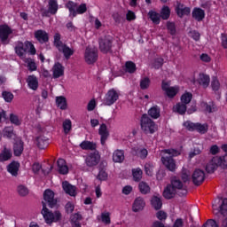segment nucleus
Segmentation results:
<instances>
[{
    "label": "nucleus",
    "mask_w": 227,
    "mask_h": 227,
    "mask_svg": "<svg viewBox=\"0 0 227 227\" xmlns=\"http://www.w3.org/2000/svg\"><path fill=\"white\" fill-rule=\"evenodd\" d=\"M162 153H167L170 156H162L161 162L168 169V171H175L176 169V163L173 157H178L182 153L176 149H164L161 151Z\"/></svg>",
    "instance_id": "1"
},
{
    "label": "nucleus",
    "mask_w": 227,
    "mask_h": 227,
    "mask_svg": "<svg viewBox=\"0 0 227 227\" xmlns=\"http://www.w3.org/2000/svg\"><path fill=\"white\" fill-rule=\"evenodd\" d=\"M43 209L41 211V214L43 216V219L47 224H52V223H59L61 219H63V215H61V212L59 210H56L52 213V211L49 210L47 208V205L45 202L42 201Z\"/></svg>",
    "instance_id": "2"
},
{
    "label": "nucleus",
    "mask_w": 227,
    "mask_h": 227,
    "mask_svg": "<svg viewBox=\"0 0 227 227\" xmlns=\"http://www.w3.org/2000/svg\"><path fill=\"white\" fill-rule=\"evenodd\" d=\"M54 45L58 49L59 52H62V54H64V58L67 59H70L71 56H74V48H70L61 42V35L55 34Z\"/></svg>",
    "instance_id": "3"
},
{
    "label": "nucleus",
    "mask_w": 227,
    "mask_h": 227,
    "mask_svg": "<svg viewBox=\"0 0 227 227\" xmlns=\"http://www.w3.org/2000/svg\"><path fill=\"white\" fill-rule=\"evenodd\" d=\"M192 100V94L191 92H185L181 96V103H177L173 106V112L177 114L184 115L187 113V104H190Z\"/></svg>",
    "instance_id": "4"
},
{
    "label": "nucleus",
    "mask_w": 227,
    "mask_h": 227,
    "mask_svg": "<svg viewBox=\"0 0 227 227\" xmlns=\"http://www.w3.org/2000/svg\"><path fill=\"white\" fill-rule=\"evenodd\" d=\"M141 129L145 134H155L157 132V124L148 114H144L141 118Z\"/></svg>",
    "instance_id": "5"
},
{
    "label": "nucleus",
    "mask_w": 227,
    "mask_h": 227,
    "mask_svg": "<svg viewBox=\"0 0 227 227\" xmlns=\"http://www.w3.org/2000/svg\"><path fill=\"white\" fill-rule=\"evenodd\" d=\"M84 58L88 65H93L98 59V50L96 47L88 46L85 49Z\"/></svg>",
    "instance_id": "6"
},
{
    "label": "nucleus",
    "mask_w": 227,
    "mask_h": 227,
    "mask_svg": "<svg viewBox=\"0 0 227 227\" xmlns=\"http://www.w3.org/2000/svg\"><path fill=\"white\" fill-rule=\"evenodd\" d=\"M13 33V30L10 26L4 24L0 25V42L3 45H8L10 43V35Z\"/></svg>",
    "instance_id": "7"
},
{
    "label": "nucleus",
    "mask_w": 227,
    "mask_h": 227,
    "mask_svg": "<svg viewBox=\"0 0 227 227\" xmlns=\"http://www.w3.org/2000/svg\"><path fill=\"white\" fill-rule=\"evenodd\" d=\"M111 49H113V37L106 35L105 37L99 38V51L103 52V54H107V52H112Z\"/></svg>",
    "instance_id": "8"
},
{
    "label": "nucleus",
    "mask_w": 227,
    "mask_h": 227,
    "mask_svg": "<svg viewBox=\"0 0 227 227\" xmlns=\"http://www.w3.org/2000/svg\"><path fill=\"white\" fill-rule=\"evenodd\" d=\"M170 184L178 192L179 196H187V185L181 182L180 179L173 177Z\"/></svg>",
    "instance_id": "9"
},
{
    "label": "nucleus",
    "mask_w": 227,
    "mask_h": 227,
    "mask_svg": "<svg viewBox=\"0 0 227 227\" xmlns=\"http://www.w3.org/2000/svg\"><path fill=\"white\" fill-rule=\"evenodd\" d=\"M43 203L48 205L50 208H54L58 205V200L54 198V192L51 189H47L43 192Z\"/></svg>",
    "instance_id": "10"
},
{
    "label": "nucleus",
    "mask_w": 227,
    "mask_h": 227,
    "mask_svg": "<svg viewBox=\"0 0 227 227\" xmlns=\"http://www.w3.org/2000/svg\"><path fill=\"white\" fill-rule=\"evenodd\" d=\"M221 163H222L221 157H219V156L213 157L206 164L205 169H206L207 173H208V174L215 173V170H217V168H219V166L221 167Z\"/></svg>",
    "instance_id": "11"
},
{
    "label": "nucleus",
    "mask_w": 227,
    "mask_h": 227,
    "mask_svg": "<svg viewBox=\"0 0 227 227\" xmlns=\"http://www.w3.org/2000/svg\"><path fill=\"white\" fill-rule=\"evenodd\" d=\"M192 180L194 185H200L205 182V171L202 169L197 168L192 175Z\"/></svg>",
    "instance_id": "12"
},
{
    "label": "nucleus",
    "mask_w": 227,
    "mask_h": 227,
    "mask_svg": "<svg viewBox=\"0 0 227 227\" xmlns=\"http://www.w3.org/2000/svg\"><path fill=\"white\" fill-rule=\"evenodd\" d=\"M58 0H49L48 1V10L43 11V17H49V13L51 15H56L58 13Z\"/></svg>",
    "instance_id": "13"
},
{
    "label": "nucleus",
    "mask_w": 227,
    "mask_h": 227,
    "mask_svg": "<svg viewBox=\"0 0 227 227\" xmlns=\"http://www.w3.org/2000/svg\"><path fill=\"white\" fill-rule=\"evenodd\" d=\"M118 98H120V94L114 89H112L106 93L104 104L105 106H113Z\"/></svg>",
    "instance_id": "14"
},
{
    "label": "nucleus",
    "mask_w": 227,
    "mask_h": 227,
    "mask_svg": "<svg viewBox=\"0 0 227 227\" xmlns=\"http://www.w3.org/2000/svg\"><path fill=\"white\" fill-rule=\"evenodd\" d=\"M100 162V155L98 153H90L85 159V164L88 168H93Z\"/></svg>",
    "instance_id": "15"
},
{
    "label": "nucleus",
    "mask_w": 227,
    "mask_h": 227,
    "mask_svg": "<svg viewBox=\"0 0 227 227\" xmlns=\"http://www.w3.org/2000/svg\"><path fill=\"white\" fill-rule=\"evenodd\" d=\"M176 12L182 19L184 15H191V9L180 2H176Z\"/></svg>",
    "instance_id": "16"
},
{
    "label": "nucleus",
    "mask_w": 227,
    "mask_h": 227,
    "mask_svg": "<svg viewBox=\"0 0 227 227\" xmlns=\"http://www.w3.org/2000/svg\"><path fill=\"white\" fill-rule=\"evenodd\" d=\"M98 134L100 136L101 145L104 146L107 138L109 137V130H107V125L106 123H102L98 129Z\"/></svg>",
    "instance_id": "17"
},
{
    "label": "nucleus",
    "mask_w": 227,
    "mask_h": 227,
    "mask_svg": "<svg viewBox=\"0 0 227 227\" xmlns=\"http://www.w3.org/2000/svg\"><path fill=\"white\" fill-rule=\"evenodd\" d=\"M145 207H146V202H145V199L143 197H137L132 206L133 212H141V210L145 209Z\"/></svg>",
    "instance_id": "18"
},
{
    "label": "nucleus",
    "mask_w": 227,
    "mask_h": 227,
    "mask_svg": "<svg viewBox=\"0 0 227 227\" xmlns=\"http://www.w3.org/2000/svg\"><path fill=\"white\" fill-rule=\"evenodd\" d=\"M15 53L20 58H24V55L27 51V48L26 47V43H22L20 41H18L16 43V46L14 48Z\"/></svg>",
    "instance_id": "19"
},
{
    "label": "nucleus",
    "mask_w": 227,
    "mask_h": 227,
    "mask_svg": "<svg viewBox=\"0 0 227 227\" xmlns=\"http://www.w3.org/2000/svg\"><path fill=\"white\" fill-rule=\"evenodd\" d=\"M178 192L171 186V184H168L163 191V197L165 200H173L175 196H176Z\"/></svg>",
    "instance_id": "20"
},
{
    "label": "nucleus",
    "mask_w": 227,
    "mask_h": 227,
    "mask_svg": "<svg viewBox=\"0 0 227 227\" xmlns=\"http://www.w3.org/2000/svg\"><path fill=\"white\" fill-rule=\"evenodd\" d=\"M35 38H36L40 43H47V42H49V34H47L45 30H37L35 32Z\"/></svg>",
    "instance_id": "21"
},
{
    "label": "nucleus",
    "mask_w": 227,
    "mask_h": 227,
    "mask_svg": "<svg viewBox=\"0 0 227 227\" xmlns=\"http://www.w3.org/2000/svg\"><path fill=\"white\" fill-rule=\"evenodd\" d=\"M52 70L54 79H59V77L63 76L65 74V67L59 62L53 66Z\"/></svg>",
    "instance_id": "22"
},
{
    "label": "nucleus",
    "mask_w": 227,
    "mask_h": 227,
    "mask_svg": "<svg viewBox=\"0 0 227 227\" xmlns=\"http://www.w3.org/2000/svg\"><path fill=\"white\" fill-rule=\"evenodd\" d=\"M192 17L197 22H201L205 19V11L201 8L195 7L192 12Z\"/></svg>",
    "instance_id": "23"
},
{
    "label": "nucleus",
    "mask_w": 227,
    "mask_h": 227,
    "mask_svg": "<svg viewBox=\"0 0 227 227\" xmlns=\"http://www.w3.org/2000/svg\"><path fill=\"white\" fill-rule=\"evenodd\" d=\"M63 190L65 191L66 194H69V196H76L77 192H75V186L70 184L67 181H64L62 183Z\"/></svg>",
    "instance_id": "24"
},
{
    "label": "nucleus",
    "mask_w": 227,
    "mask_h": 227,
    "mask_svg": "<svg viewBox=\"0 0 227 227\" xmlns=\"http://www.w3.org/2000/svg\"><path fill=\"white\" fill-rule=\"evenodd\" d=\"M35 145L40 150H45L49 146V138L41 135L35 138Z\"/></svg>",
    "instance_id": "25"
},
{
    "label": "nucleus",
    "mask_w": 227,
    "mask_h": 227,
    "mask_svg": "<svg viewBox=\"0 0 227 227\" xmlns=\"http://www.w3.org/2000/svg\"><path fill=\"white\" fill-rule=\"evenodd\" d=\"M24 152V142L22 140H17L13 145V153L15 157H20Z\"/></svg>",
    "instance_id": "26"
},
{
    "label": "nucleus",
    "mask_w": 227,
    "mask_h": 227,
    "mask_svg": "<svg viewBox=\"0 0 227 227\" xmlns=\"http://www.w3.org/2000/svg\"><path fill=\"white\" fill-rule=\"evenodd\" d=\"M19 168H20V163L18 161H12L7 166V171L12 176H17V175H19Z\"/></svg>",
    "instance_id": "27"
},
{
    "label": "nucleus",
    "mask_w": 227,
    "mask_h": 227,
    "mask_svg": "<svg viewBox=\"0 0 227 227\" xmlns=\"http://www.w3.org/2000/svg\"><path fill=\"white\" fill-rule=\"evenodd\" d=\"M151 205L154 210H160L162 208V199L160 196L154 195L151 199Z\"/></svg>",
    "instance_id": "28"
},
{
    "label": "nucleus",
    "mask_w": 227,
    "mask_h": 227,
    "mask_svg": "<svg viewBox=\"0 0 227 227\" xmlns=\"http://www.w3.org/2000/svg\"><path fill=\"white\" fill-rule=\"evenodd\" d=\"M27 82L30 90L36 91L38 90V78L35 75H29L27 79Z\"/></svg>",
    "instance_id": "29"
},
{
    "label": "nucleus",
    "mask_w": 227,
    "mask_h": 227,
    "mask_svg": "<svg viewBox=\"0 0 227 227\" xmlns=\"http://www.w3.org/2000/svg\"><path fill=\"white\" fill-rule=\"evenodd\" d=\"M198 82L200 86H203V88H208L210 84V76H208V74H200Z\"/></svg>",
    "instance_id": "30"
},
{
    "label": "nucleus",
    "mask_w": 227,
    "mask_h": 227,
    "mask_svg": "<svg viewBox=\"0 0 227 227\" xmlns=\"http://www.w3.org/2000/svg\"><path fill=\"white\" fill-rule=\"evenodd\" d=\"M113 160L114 162H119L121 164L123 160H125V153L121 150H116L113 153Z\"/></svg>",
    "instance_id": "31"
},
{
    "label": "nucleus",
    "mask_w": 227,
    "mask_h": 227,
    "mask_svg": "<svg viewBox=\"0 0 227 227\" xmlns=\"http://www.w3.org/2000/svg\"><path fill=\"white\" fill-rule=\"evenodd\" d=\"M59 173L60 175H67L68 173V167L67 166V161L64 159H59L57 161Z\"/></svg>",
    "instance_id": "32"
},
{
    "label": "nucleus",
    "mask_w": 227,
    "mask_h": 227,
    "mask_svg": "<svg viewBox=\"0 0 227 227\" xmlns=\"http://www.w3.org/2000/svg\"><path fill=\"white\" fill-rule=\"evenodd\" d=\"M148 114L153 118V120H157L158 118H160V107L159 106H152L148 110Z\"/></svg>",
    "instance_id": "33"
},
{
    "label": "nucleus",
    "mask_w": 227,
    "mask_h": 227,
    "mask_svg": "<svg viewBox=\"0 0 227 227\" xmlns=\"http://www.w3.org/2000/svg\"><path fill=\"white\" fill-rule=\"evenodd\" d=\"M12 149H8L6 146H4V150L0 153V162L10 160V159H12Z\"/></svg>",
    "instance_id": "34"
},
{
    "label": "nucleus",
    "mask_w": 227,
    "mask_h": 227,
    "mask_svg": "<svg viewBox=\"0 0 227 227\" xmlns=\"http://www.w3.org/2000/svg\"><path fill=\"white\" fill-rule=\"evenodd\" d=\"M80 148H82V150H90V152H93V150H97V144L85 140L80 144Z\"/></svg>",
    "instance_id": "35"
},
{
    "label": "nucleus",
    "mask_w": 227,
    "mask_h": 227,
    "mask_svg": "<svg viewBox=\"0 0 227 227\" xmlns=\"http://www.w3.org/2000/svg\"><path fill=\"white\" fill-rule=\"evenodd\" d=\"M56 104H57V106L59 107V109H61L62 111H65L67 107V98L63 96L57 97Z\"/></svg>",
    "instance_id": "36"
},
{
    "label": "nucleus",
    "mask_w": 227,
    "mask_h": 227,
    "mask_svg": "<svg viewBox=\"0 0 227 227\" xmlns=\"http://www.w3.org/2000/svg\"><path fill=\"white\" fill-rule=\"evenodd\" d=\"M170 15H171V10L169 9L168 6L164 5V6L161 8L160 17L163 20H168V19H169Z\"/></svg>",
    "instance_id": "37"
},
{
    "label": "nucleus",
    "mask_w": 227,
    "mask_h": 227,
    "mask_svg": "<svg viewBox=\"0 0 227 227\" xmlns=\"http://www.w3.org/2000/svg\"><path fill=\"white\" fill-rule=\"evenodd\" d=\"M135 155L140 159H146L148 157V150L145 148H134Z\"/></svg>",
    "instance_id": "38"
},
{
    "label": "nucleus",
    "mask_w": 227,
    "mask_h": 227,
    "mask_svg": "<svg viewBox=\"0 0 227 227\" xmlns=\"http://www.w3.org/2000/svg\"><path fill=\"white\" fill-rule=\"evenodd\" d=\"M138 188L141 194H150L151 188L150 185L146 184V182H140L138 184Z\"/></svg>",
    "instance_id": "39"
},
{
    "label": "nucleus",
    "mask_w": 227,
    "mask_h": 227,
    "mask_svg": "<svg viewBox=\"0 0 227 227\" xmlns=\"http://www.w3.org/2000/svg\"><path fill=\"white\" fill-rule=\"evenodd\" d=\"M149 19L153 22V24H160V14L156 12L150 11L148 12Z\"/></svg>",
    "instance_id": "40"
},
{
    "label": "nucleus",
    "mask_w": 227,
    "mask_h": 227,
    "mask_svg": "<svg viewBox=\"0 0 227 227\" xmlns=\"http://www.w3.org/2000/svg\"><path fill=\"white\" fill-rule=\"evenodd\" d=\"M195 130L200 134H207L208 132V125L197 122L195 123Z\"/></svg>",
    "instance_id": "41"
},
{
    "label": "nucleus",
    "mask_w": 227,
    "mask_h": 227,
    "mask_svg": "<svg viewBox=\"0 0 227 227\" xmlns=\"http://www.w3.org/2000/svg\"><path fill=\"white\" fill-rule=\"evenodd\" d=\"M66 7L69 10L70 14L73 15V17H76L77 15V12L75 10H77V4L69 1L67 4Z\"/></svg>",
    "instance_id": "42"
},
{
    "label": "nucleus",
    "mask_w": 227,
    "mask_h": 227,
    "mask_svg": "<svg viewBox=\"0 0 227 227\" xmlns=\"http://www.w3.org/2000/svg\"><path fill=\"white\" fill-rule=\"evenodd\" d=\"M2 98H4V102H7V104H11V102L13 101L14 96L13 93L4 90L2 92Z\"/></svg>",
    "instance_id": "43"
},
{
    "label": "nucleus",
    "mask_w": 227,
    "mask_h": 227,
    "mask_svg": "<svg viewBox=\"0 0 227 227\" xmlns=\"http://www.w3.org/2000/svg\"><path fill=\"white\" fill-rule=\"evenodd\" d=\"M25 63H27V69L30 72H35L37 68L36 63H35V60L31 58L26 59Z\"/></svg>",
    "instance_id": "44"
},
{
    "label": "nucleus",
    "mask_w": 227,
    "mask_h": 227,
    "mask_svg": "<svg viewBox=\"0 0 227 227\" xmlns=\"http://www.w3.org/2000/svg\"><path fill=\"white\" fill-rule=\"evenodd\" d=\"M62 127L64 129V134H68L72 130V121H70V119L65 120Z\"/></svg>",
    "instance_id": "45"
},
{
    "label": "nucleus",
    "mask_w": 227,
    "mask_h": 227,
    "mask_svg": "<svg viewBox=\"0 0 227 227\" xmlns=\"http://www.w3.org/2000/svg\"><path fill=\"white\" fill-rule=\"evenodd\" d=\"M18 194L21 197L27 196L29 194V189H27L25 185L20 184L17 188Z\"/></svg>",
    "instance_id": "46"
},
{
    "label": "nucleus",
    "mask_w": 227,
    "mask_h": 227,
    "mask_svg": "<svg viewBox=\"0 0 227 227\" xmlns=\"http://www.w3.org/2000/svg\"><path fill=\"white\" fill-rule=\"evenodd\" d=\"M167 28L168 33H170L172 36H175L176 35V27L175 26V22L168 21Z\"/></svg>",
    "instance_id": "47"
},
{
    "label": "nucleus",
    "mask_w": 227,
    "mask_h": 227,
    "mask_svg": "<svg viewBox=\"0 0 227 227\" xmlns=\"http://www.w3.org/2000/svg\"><path fill=\"white\" fill-rule=\"evenodd\" d=\"M181 178L183 180V184H187V182H191V172L187 169H183Z\"/></svg>",
    "instance_id": "48"
},
{
    "label": "nucleus",
    "mask_w": 227,
    "mask_h": 227,
    "mask_svg": "<svg viewBox=\"0 0 227 227\" xmlns=\"http://www.w3.org/2000/svg\"><path fill=\"white\" fill-rule=\"evenodd\" d=\"M126 67V72H129V74H134L136 72V64L132 61H128L125 64Z\"/></svg>",
    "instance_id": "49"
},
{
    "label": "nucleus",
    "mask_w": 227,
    "mask_h": 227,
    "mask_svg": "<svg viewBox=\"0 0 227 227\" xmlns=\"http://www.w3.org/2000/svg\"><path fill=\"white\" fill-rule=\"evenodd\" d=\"M25 47H27V51L28 49V52L30 54H32V56H35V54H36V49L35 48V45L32 44L31 42L26 41L25 42Z\"/></svg>",
    "instance_id": "50"
},
{
    "label": "nucleus",
    "mask_w": 227,
    "mask_h": 227,
    "mask_svg": "<svg viewBox=\"0 0 227 227\" xmlns=\"http://www.w3.org/2000/svg\"><path fill=\"white\" fill-rule=\"evenodd\" d=\"M133 178L135 182H139L141 178H143V170H141V168L133 170Z\"/></svg>",
    "instance_id": "51"
},
{
    "label": "nucleus",
    "mask_w": 227,
    "mask_h": 227,
    "mask_svg": "<svg viewBox=\"0 0 227 227\" xmlns=\"http://www.w3.org/2000/svg\"><path fill=\"white\" fill-rule=\"evenodd\" d=\"M220 214L222 215H227V199H223L222 204L220 205Z\"/></svg>",
    "instance_id": "52"
},
{
    "label": "nucleus",
    "mask_w": 227,
    "mask_h": 227,
    "mask_svg": "<svg viewBox=\"0 0 227 227\" xmlns=\"http://www.w3.org/2000/svg\"><path fill=\"white\" fill-rule=\"evenodd\" d=\"M164 65V59L159 58L155 59L153 63V68H155V70H159Z\"/></svg>",
    "instance_id": "53"
},
{
    "label": "nucleus",
    "mask_w": 227,
    "mask_h": 227,
    "mask_svg": "<svg viewBox=\"0 0 227 227\" xmlns=\"http://www.w3.org/2000/svg\"><path fill=\"white\" fill-rule=\"evenodd\" d=\"M178 93V87H170L166 92L167 97L173 98Z\"/></svg>",
    "instance_id": "54"
},
{
    "label": "nucleus",
    "mask_w": 227,
    "mask_h": 227,
    "mask_svg": "<svg viewBox=\"0 0 227 227\" xmlns=\"http://www.w3.org/2000/svg\"><path fill=\"white\" fill-rule=\"evenodd\" d=\"M150 87V78L145 77L140 81V88L141 90H148Z\"/></svg>",
    "instance_id": "55"
},
{
    "label": "nucleus",
    "mask_w": 227,
    "mask_h": 227,
    "mask_svg": "<svg viewBox=\"0 0 227 227\" xmlns=\"http://www.w3.org/2000/svg\"><path fill=\"white\" fill-rule=\"evenodd\" d=\"M156 217L159 219V221H160V223H164V221L168 219V213L160 210L156 213Z\"/></svg>",
    "instance_id": "56"
},
{
    "label": "nucleus",
    "mask_w": 227,
    "mask_h": 227,
    "mask_svg": "<svg viewBox=\"0 0 227 227\" xmlns=\"http://www.w3.org/2000/svg\"><path fill=\"white\" fill-rule=\"evenodd\" d=\"M101 221L105 224H111V214L109 212L101 214Z\"/></svg>",
    "instance_id": "57"
},
{
    "label": "nucleus",
    "mask_w": 227,
    "mask_h": 227,
    "mask_svg": "<svg viewBox=\"0 0 227 227\" xmlns=\"http://www.w3.org/2000/svg\"><path fill=\"white\" fill-rule=\"evenodd\" d=\"M201 152H203V147H194V149L192 152H190L189 158L192 159L196 157V155L201 154Z\"/></svg>",
    "instance_id": "58"
},
{
    "label": "nucleus",
    "mask_w": 227,
    "mask_h": 227,
    "mask_svg": "<svg viewBox=\"0 0 227 227\" xmlns=\"http://www.w3.org/2000/svg\"><path fill=\"white\" fill-rule=\"evenodd\" d=\"M202 106L205 108V111H207V113L215 112V105H214V103H211L210 105H208L207 103H202Z\"/></svg>",
    "instance_id": "59"
},
{
    "label": "nucleus",
    "mask_w": 227,
    "mask_h": 227,
    "mask_svg": "<svg viewBox=\"0 0 227 227\" xmlns=\"http://www.w3.org/2000/svg\"><path fill=\"white\" fill-rule=\"evenodd\" d=\"M82 220V215L79 213H75L71 216V223H80Z\"/></svg>",
    "instance_id": "60"
},
{
    "label": "nucleus",
    "mask_w": 227,
    "mask_h": 227,
    "mask_svg": "<svg viewBox=\"0 0 227 227\" xmlns=\"http://www.w3.org/2000/svg\"><path fill=\"white\" fill-rule=\"evenodd\" d=\"M202 226L203 227H219V224H217V222H215V220L209 219Z\"/></svg>",
    "instance_id": "61"
},
{
    "label": "nucleus",
    "mask_w": 227,
    "mask_h": 227,
    "mask_svg": "<svg viewBox=\"0 0 227 227\" xmlns=\"http://www.w3.org/2000/svg\"><path fill=\"white\" fill-rule=\"evenodd\" d=\"M10 121L11 123H13L14 125H20V120L19 119V116L16 114H10Z\"/></svg>",
    "instance_id": "62"
},
{
    "label": "nucleus",
    "mask_w": 227,
    "mask_h": 227,
    "mask_svg": "<svg viewBox=\"0 0 227 227\" xmlns=\"http://www.w3.org/2000/svg\"><path fill=\"white\" fill-rule=\"evenodd\" d=\"M98 180H107V172L104 168L99 170V173L98 175Z\"/></svg>",
    "instance_id": "63"
},
{
    "label": "nucleus",
    "mask_w": 227,
    "mask_h": 227,
    "mask_svg": "<svg viewBox=\"0 0 227 227\" xmlns=\"http://www.w3.org/2000/svg\"><path fill=\"white\" fill-rule=\"evenodd\" d=\"M184 127L187 129V130H195L196 123L191 122V121H187L184 123Z\"/></svg>",
    "instance_id": "64"
}]
</instances>
